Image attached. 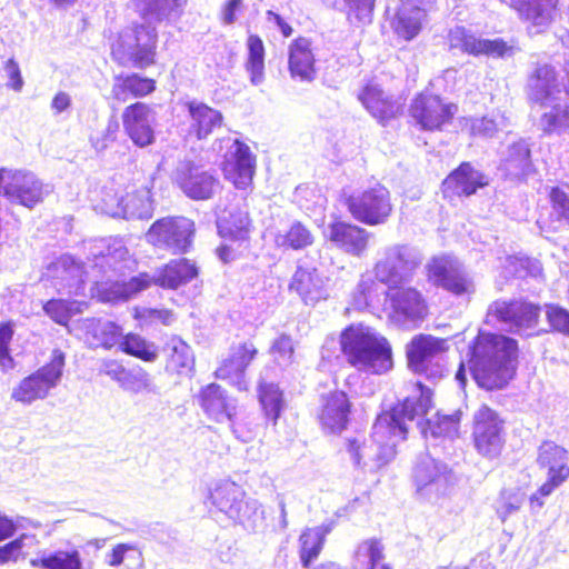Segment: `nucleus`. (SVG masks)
Wrapping results in <instances>:
<instances>
[{"mask_svg":"<svg viewBox=\"0 0 569 569\" xmlns=\"http://www.w3.org/2000/svg\"><path fill=\"white\" fill-rule=\"evenodd\" d=\"M429 407V390L418 389L376 418L369 440L348 438L346 448L353 465L371 471L387 465L396 455V446L407 438L408 422L426 413Z\"/></svg>","mask_w":569,"mask_h":569,"instance_id":"nucleus-1","label":"nucleus"},{"mask_svg":"<svg viewBox=\"0 0 569 569\" xmlns=\"http://www.w3.org/2000/svg\"><path fill=\"white\" fill-rule=\"evenodd\" d=\"M144 23L123 30L112 46L113 59L123 67L146 69L154 63L158 32L153 24L177 18L183 0H133Z\"/></svg>","mask_w":569,"mask_h":569,"instance_id":"nucleus-2","label":"nucleus"},{"mask_svg":"<svg viewBox=\"0 0 569 569\" xmlns=\"http://www.w3.org/2000/svg\"><path fill=\"white\" fill-rule=\"evenodd\" d=\"M518 341L509 336L480 331L470 350L469 369L485 390H501L517 370Z\"/></svg>","mask_w":569,"mask_h":569,"instance_id":"nucleus-3","label":"nucleus"},{"mask_svg":"<svg viewBox=\"0 0 569 569\" xmlns=\"http://www.w3.org/2000/svg\"><path fill=\"white\" fill-rule=\"evenodd\" d=\"M340 346L348 363L359 371L382 375L393 367L389 341L370 327L349 326L341 332Z\"/></svg>","mask_w":569,"mask_h":569,"instance_id":"nucleus-4","label":"nucleus"},{"mask_svg":"<svg viewBox=\"0 0 569 569\" xmlns=\"http://www.w3.org/2000/svg\"><path fill=\"white\" fill-rule=\"evenodd\" d=\"M198 272V267L191 260L186 258L174 259L152 277L143 272L131 277L128 281L106 283L100 290L101 299L112 303L126 301L148 289L151 284H158L164 289H177L194 279Z\"/></svg>","mask_w":569,"mask_h":569,"instance_id":"nucleus-5","label":"nucleus"},{"mask_svg":"<svg viewBox=\"0 0 569 569\" xmlns=\"http://www.w3.org/2000/svg\"><path fill=\"white\" fill-rule=\"evenodd\" d=\"M541 316V306L527 298L498 299L487 310V322L502 331L519 337L536 333Z\"/></svg>","mask_w":569,"mask_h":569,"instance_id":"nucleus-6","label":"nucleus"},{"mask_svg":"<svg viewBox=\"0 0 569 569\" xmlns=\"http://www.w3.org/2000/svg\"><path fill=\"white\" fill-rule=\"evenodd\" d=\"M422 263L421 252L413 246L393 243L385 247L373 267L375 278L389 288L410 282Z\"/></svg>","mask_w":569,"mask_h":569,"instance_id":"nucleus-7","label":"nucleus"},{"mask_svg":"<svg viewBox=\"0 0 569 569\" xmlns=\"http://www.w3.org/2000/svg\"><path fill=\"white\" fill-rule=\"evenodd\" d=\"M212 150L223 158L222 170L238 189H246L252 181L256 159L250 148L229 136L217 139Z\"/></svg>","mask_w":569,"mask_h":569,"instance_id":"nucleus-8","label":"nucleus"},{"mask_svg":"<svg viewBox=\"0 0 569 569\" xmlns=\"http://www.w3.org/2000/svg\"><path fill=\"white\" fill-rule=\"evenodd\" d=\"M194 222L186 217H166L154 221L146 233L152 246L172 254L187 253L193 242Z\"/></svg>","mask_w":569,"mask_h":569,"instance_id":"nucleus-9","label":"nucleus"},{"mask_svg":"<svg viewBox=\"0 0 569 569\" xmlns=\"http://www.w3.org/2000/svg\"><path fill=\"white\" fill-rule=\"evenodd\" d=\"M63 367L64 355L56 350L49 363L23 378L13 388L11 399L23 405H31L37 400L46 399L50 391L59 385Z\"/></svg>","mask_w":569,"mask_h":569,"instance_id":"nucleus-10","label":"nucleus"},{"mask_svg":"<svg viewBox=\"0 0 569 569\" xmlns=\"http://www.w3.org/2000/svg\"><path fill=\"white\" fill-rule=\"evenodd\" d=\"M171 180L186 197L196 201L212 199L221 188L213 172L189 158L177 162Z\"/></svg>","mask_w":569,"mask_h":569,"instance_id":"nucleus-11","label":"nucleus"},{"mask_svg":"<svg viewBox=\"0 0 569 569\" xmlns=\"http://www.w3.org/2000/svg\"><path fill=\"white\" fill-rule=\"evenodd\" d=\"M50 192V186L44 184L33 172L0 169V194L12 203L31 209Z\"/></svg>","mask_w":569,"mask_h":569,"instance_id":"nucleus-12","label":"nucleus"},{"mask_svg":"<svg viewBox=\"0 0 569 569\" xmlns=\"http://www.w3.org/2000/svg\"><path fill=\"white\" fill-rule=\"evenodd\" d=\"M347 207L356 220L368 226L385 223L392 211L390 192L380 183L350 194Z\"/></svg>","mask_w":569,"mask_h":569,"instance_id":"nucleus-13","label":"nucleus"},{"mask_svg":"<svg viewBox=\"0 0 569 569\" xmlns=\"http://www.w3.org/2000/svg\"><path fill=\"white\" fill-rule=\"evenodd\" d=\"M448 349L445 339L430 335H417L407 345L406 353L409 368L416 373L427 376L440 375L439 360Z\"/></svg>","mask_w":569,"mask_h":569,"instance_id":"nucleus-14","label":"nucleus"},{"mask_svg":"<svg viewBox=\"0 0 569 569\" xmlns=\"http://www.w3.org/2000/svg\"><path fill=\"white\" fill-rule=\"evenodd\" d=\"M563 84L555 66L538 61L527 78L526 94L530 102L540 107H549L560 99Z\"/></svg>","mask_w":569,"mask_h":569,"instance_id":"nucleus-15","label":"nucleus"},{"mask_svg":"<svg viewBox=\"0 0 569 569\" xmlns=\"http://www.w3.org/2000/svg\"><path fill=\"white\" fill-rule=\"evenodd\" d=\"M502 420L488 406H481L473 416V441L477 451L489 459L500 455L502 438Z\"/></svg>","mask_w":569,"mask_h":569,"instance_id":"nucleus-16","label":"nucleus"},{"mask_svg":"<svg viewBox=\"0 0 569 569\" xmlns=\"http://www.w3.org/2000/svg\"><path fill=\"white\" fill-rule=\"evenodd\" d=\"M448 46L450 50H459L475 57L483 54L491 58H506L513 54V48L503 39H482L461 26L450 29Z\"/></svg>","mask_w":569,"mask_h":569,"instance_id":"nucleus-17","label":"nucleus"},{"mask_svg":"<svg viewBox=\"0 0 569 569\" xmlns=\"http://www.w3.org/2000/svg\"><path fill=\"white\" fill-rule=\"evenodd\" d=\"M102 201L103 210L110 217L144 220L153 214L150 190L147 188L126 196L107 194Z\"/></svg>","mask_w":569,"mask_h":569,"instance_id":"nucleus-18","label":"nucleus"},{"mask_svg":"<svg viewBox=\"0 0 569 569\" xmlns=\"http://www.w3.org/2000/svg\"><path fill=\"white\" fill-rule=\"evenodd\" d=\"M458 107L442 103L438 96L419 94L410 106L411 117L423 130H440L449 123Z\"/></svg>","mask_w":569,"mask_h":569,"instance_id":"nucleus-19","label":"nucleus"},{"mask_svg":"<svg viewBox=\"0 0 569 569\" xmlns=\"http://www.w3.org/2000/svg\"><path fill=\"white\" fill-rule=\"evenodd\" d=\"M122 124L131 141L139 148H146L156 140L154 111L143 102L128 106L122 112Z\"/></svg>","mask_w":569,"mask_h":569,"instance_id":"nucleus-20","label":"nucleus"},{"mask_svg":"<svg viewBox=\"0 0 569 569\" xmlns=\"http://www.w3.org/2000/svg\"><path fill=\"white\" fill-rule=\"evenodd\" d=\"M413 479L421 493L442 495L450 482L451 471L446 463L425 453L418 458L413 469Z\"/></svg>","mask_w":569,"mask_h":569,"instance_id":"nucleus-21","label":"nucleus"},{"mask_svg":"<svg viewBox=\"0 0 569 569\" xmlns=\"http://www.w3.org/2000/svg\"><path fill=\"white\" fill-rule=\"evenodd\" d=\"M489 184V178L471 162H461L442 182L445 198L470 197Z\"/></svg>","mask_w":569,"mask_h":569,"instance_id":"nucleus-22","label":"nucleus"},{"mask_svg":"<svg viewBox=\"0 0 569 569\" xmlns=\"http://www.w3.org/2000/svg\"><path fill=\"white\" fill-rule=\"evenodd\" d=\"M188 111L186 132L187 137L196 140H206L223 124L221 111L198 100L186 103Z\"/></svg>","mask_w":569,"mask_h":569,"instance_id":"nucleus-23","label":"nucleus"},{"mask_svg":"<svg viewBox=\"0 0 569 569\" xmlns=\"http://www.w3.org/2000/svg\"><path fill=\"white\" fill-rule=\"evenodd\" d=\"M258 353L252 342H243L231 348L230 355L223 360L214 375L218 379L228 380L239 390H247L246 370Z\"/></svg>","mask_w":569,"mask_h":569,"instance_id":"nucleus-24","label":"nucleus"},{"mask_svg":"<svg viewBox=\"0 0 569 569\" xmlns=\"http://www.w3.org/2000/svg\"><path fill=\"white\" fill-rule=\"evenodd\" d=\"M46 276L52 280V284L60 293L79 295L83 284V266L72 256L63 254L52 261Z\"/></svg>","mask_w":569,"mask_h":569,"instance_id":"nucleus-25","label":"nucleus"},{"mask_svg":"<svg viewBox=\"0 0 569 569\" xmlns=\"http://www.w3.org/2000/svg\"><path fill=\"white\" fill-rule=\"evenodd\" d=\"M558 0H510L519 18L529 22L530 33L543 32L552 21Z\"/></svg>","mask_w":569,"mask_h":569,"instance_id":"nucleus-26","label":"nucleus"},{"mask_svg":"<svg viewBox=\"0 0 569 569\" xmlns=\"http://www.w3.org/2000/svg\"><path fill=\"white\" fill-rule=\"evenodd\" d=\"M351 403L346 392L336 390L322 397L320 422L323 429L339 433L347 428Z\"/></svg>","mask_w":569,"mask_h":569,"instance_id":"nucleus-27","label":"nucleus"},{"mask_svg":"<svg viewBox=\"0 0 569 569\" xmlns=\"http://www.w3.org/2000/svg\"><path fill=\"white\" fill-rule=\"evenodd\" d=\"M197 402L206 416L216 422L231 420L236 413V406L227 392L217 383H209L201 388Z\"/></svg>","mask_w":569,"mask_h":569,"instance_id":"nucleus-28","label":"nucleus"},{"mask_svg":"<svg viewBox=\"0 0 569 569\" xmlns=\"http://www.w3.org/2000/svg\"><path fill=\"white\" fill-rule=\"evenodd\" d=\"M418 389H427L431 393V390L425 387L422 383H417L412 393L415 395ZM430 406H432V401L430 400ZM429 407L428 409H430ZM429 410L426 411V413ZM426 413L416 418L412 422L417 420V427L420 429L421 435L429 441L430 439H452L458 435L459 423H460V411H456L452 415H440L437 412L435 417L427 419L425 423H421L419 420ZM411 421L408 422V425Z\"/></svg>","mask_w":569,"mask_h":569,"instance_id":"nucleus-29","label":"nucleus"},{"mask_svg":"<svg viewBox=\"0 0 569 569\" xmlns=\"http://www.w3.org/2000/svg\"><path fill=\"white\" fill-rule=\"evenodd\" d=\"M217 229L221 238L231 241H244L251 231V219L246 206L231 203L217 219Z\"/></svg>","mask_w":569,"mask_h":569,"instance_id":"nucleus-30","label":"nucleus"},{"mask_svg":"<svg viewBox=\"0 0 569 569\" xmlns=\"http://www.w3.org/2000/svg\"><path fill=\"white\" fill-rule=\"evenodd\" d=\"M395 317L402 323L422 320L427 305L422 295L415 288H398L390 295Z\"/></svg>","mask_w":569,"mask_h":569,"instance_id":"nucleus-31","label":"nucleus"},{"mask_svg":"<svg viewBox=\"0 0 569 569\" xmlns=\"http://www.w3.org/2000/svg\"><path fill=\"white\" fill-rule=\"evenodd\" d=\"M429 276L437 286L455 295L469 292L472 287L465 271L445 258H435L432 260L429 264Z\"/></svg>","mask_w":569,"mask_h":569,"instance_id":"nucleus-32","label":"nucleus"},{"mask_svg":"<svg viewBox=\"0 0 569 569\" xmlns=\"http://www.w3.org/2000/svg\"><path fill=\"white\" fill-rule=\"evenodd\" d=\"M315 54L311 42L306 38H298L289 46L288 64L293 80L311 82L316 79Z\"/></svg>","mask_w":569,"mask_h":569,"instance_id":"nucleus-33","label":"nucleus"},{"mask_svg":"<svg viewBox=\"0 0 569 569\" xmlns=\"http://www.w3.org/2000/svg\"><path fill=\"white\" fill-rule=\"evenodd\" d=\"M370 233L358 226L335 222L329 226V239L352 256H361L368 246Z\"/></svg>","mask_w":569,"mask_h":569,"instance_id":"nucleus-34","label":"nucleus"},{"mask_svg":"<svg viewBox=\"0 0 569 569\" xmlns=\"http://www.w3.org/2000/svg\"><path fill=\"white\" fill-rule=\"evenodd\" d=\"M86 341L93 348L103 347L111 349L119 345L122 328L113 321L87 318L81 322Z\"/></svg>","mask_w":569,"mask_h":569,"instance_id":"nucleus-35","label":"nucleus"},{"mask_svg":"<svg viewBox=\"0 0 569 569\" xmlns=\"http://www.w3.org/2000/svg\"><path fill=\"white\" fill-rule=\"evenodd\" d=\"M289 287L306 305H313L327 297L323 279L316 269L298 267Z\"/></svg>","mask_w":569,"mask_h":569,"instance_id":"nucleus-36","label":"nucleus"},{"mask_svg":"<svg viewBox=\"0 0 569 569\" xmlns=\"http://www.w3.org/2000/svg\"><path fill=\"white\" fill-rule=\"evenodd\" d=\"M156 89L153 79L141 77L138 73L118 76L111 89V96L120 103L130 98H141L150 94Z\"/></svg>","mask_w":569,"mask_h":569,"instance_id":"nucleus-37","label":"nucleus"},{"mask_svg":"<svg viewBox=\"0 0 569 569\" xmlns=\"http://www.w3.org/2000/svg\"><path fill=\"white\" fill-rule=\"evenodd\" d=\"M542 469L548 470V476L553 479L566 480L569 477L567 451L551 441H546L539 447L537 459Z\"/></svg>","mask_w":569,"mask_h":569,"instance_id":"nucleus-38","label":"nucleus"},{"mask_svg":"<svg viewBox=\"0 0 569 569\" xmlns=\"http://www.w3.org/2000/svg\"><path fill=\"white\" fill-rule=\"evenodd\" d=\"M276 247L280 249L303 250L315 242L310 229L300 221H292L286 230L270 229Z\"/></svg>","mask_w":569,"mask_h":569,"instance_id":"nucleus-39","label":"nucleus"},{"mask_svg":"<svg viewBox=\"0 0 569 569\" xmlns=\"http://www.w3.org/2000/svg\"><path fill=\"white\" fill-rule=\"evenodd\" d=\"M166 352L168 356L166 370L170 373L189 376L194 367V356L191 347L178 337L167 342Z\"/></svg>","mask_w":569,"mask_h":569,"instance_id":"nucleus-40","label":"nucleus"},{"mask_svg":"<svg viewBox=\"0 0 569 569\" xmlns=\"http://www.w3.org/2000/svg\"><path fill=\"white\" fill-rule=\"evenodd\" d=\"M502 167L511 176H526L532 168L531 150L526 139L510 143L502 156Z\"/></svg>","mask_w":569,"mask_h":569,"instance_id":"nucleus-41","label":"nucleus"},{"mask_svg":"<svg viewBox=\"0 0 569 569\" xmlns=\"http://www.w3.org/2000/svg\"><path fill=\"white\" fill-rule=\"evenodd\" d=\"M30 565L39 569H82V559L77 549H59L43 551L40 557L31 559Z\"/></svg>","mask_w":569,"mask_h":569,"instance_id":"nucleus-42","label":"nucleus"},{"mask_svg":"<svg viewBox=\"0 0 569 569\" xmlns=\"http://www.w3.org/2000/svg\"><path fill=\"white\" fill-rule=\"evenodd\" d=\"M425 11L419 7L400 8L392 22L395 32L406 41L415 39L422 28Z\"/></svg>","mask_w":569,"mask_h":569,"instance_id":"nucleus-43","label":"nucleus"},{"mask_svg":"<svg viewBox=\"0 0 569 569\" xmlns=\"http://www.w3.org/2000/svg\"><path fill=\"white\" fill-rule=\"evenodd\" d=\"M363 107L380 122H383L395 114V106L388 100L383 91L376 86H367L359 94Z\"/></svg>","mask_w":569,"mask_h":569,"instance_id":"nucleus-44","label":"nucleus"},{"mask_svg":"<svg viewBox=\"0 0 569 569\" xmlns=\"http://www.w3.org/2000/svg\"><path fill=\"white\" fill-rule=\"evenodd\" d=\"M248 59L246 70L253 86H259L264 80V46L261 38L250 34L247 40Z\"/></svg>","mask_w":569,"mask_h":569,"instance_id":"nucleus-45","label":"nucleus"},{"mask_svg":"<svg viewBox=\"0 0 569 569\" xmlns=\"http://www.w3.org/2000/svg\"><path fill=\"white\" fill-rule=\"evenodd\" d=\"M243 497L244 492L234 482L221 483L210 493L211 503L228 518L231 513L237 515L234 507Z\"/></svg>","mask_w":569,"mask_h":569,"instance_id":"nucleus-46","label":"nucleus"},{"mask_svg":"<svg viewBox=\"0 0 569 569\" xmlns=\"http://www.w3.org/2000/svg\"><path fill=\"white\" fill-rule=\"evenodd\" d=\"M120 387L124 391L136 395L140 392L152 393L156 396L161 395V389L154 383L151 375L139 366L127 370Z\"/></svg>","mask_w":569,"mask_h":569,"instance_id":"nucleus-47","label":"nucleus"},{"mask_svg":"<svg viewBox=\"0 0 569 569\" xmlns=\"http://www.w3.org/2000/svg\"><path fill=\"white\" fill-rule=\"evenodd\" d=\"M259 401L266 418L276 423L284 408L282 391L273 382H261L259 386Z\"/></svg>","mask_w":569,"mask_h":569,"instance_id":"nucleus-48","label":"nucleus"},{"mask_svg":"<svg viewBox=\"0 0 569 569\" xmlns=\"http://www.w3.org/2000/svg\"><path fill=\"white\" fill-rule=\"evenodd\" d=\"M128 253V249L119 239H101L91 251L96 259L101 260V266L106 264L112 269H117V263L126 260Z\"/></svg>","mask_w":569,"mask_h":569,"instance_id":"nucleus-49","label":"nucleus"},{"mask_svg":"<svg viewBox=\"0 0 569 569\" xmlns=\"http://www.w3.org/2000/svg\"><path fill=\"white\" fill-rule=\"evenodd\" d=\"M237 515L231 513L229 519L240 523L247 530L254 531L263 520V510L256 499L243 498L240 499L237 507H234Z\"/></svg>","mask_w":569,"mask_h":569,"instance_id":"nucleus-50","label":"nucleus"},{"mask_svg":"<svg viewBox=\"0 0 569 569\" xmlns=\"http://www.w3.org/2000/svg\"><path fill=\"white\" fill-rule=\"evenodd\" d=\"M118 346L122 352L147 362H153L158 358L156 345L137 333L122 335Z\"/></svg>","mask_w":569,"mask_h":569,"instance_id":"nucleus-51","label":"nucleus"},{"mask_svg":"<svg viewBox=\"0 0 569 569\" xmlns=\"http://www.w3.org/2000/svg\"><path fill=\"white\" fill-rule=\"evenodd\" d=\"M551 210L549 219L553 230L569 224V192L561 187H552L549 191Z\"/></svg>","mask_w":569,"mask_h":569,"instance_id":"nucleus-52","label":"nucleus"},{"mask_svg":"<svg viewBox=\"0 0 569 569\" xmlns=\"http://www.w3.org/2000/svg\"><path fill=\"white\" fill-rule=\"evenodd\" d=\"M551 109L540 118V127L545 134H561L569 130V106L552 103Z\"/></svg>","mask_w":569,"mask_h":569,"instance_id":"nucleus-53","label":"nucleus"},{"mask_svg":"<svg viewBox=\"0 0 569 569\" xmlns=\"http://www.w3.org/2000/svg\"><path fill=\"white\" fill-rule=\"evenodd\" d=\"M299 541L301 563L303 567H309L322 549L325 542L322 531L307 529L300 536Z\"/></svg>","mask_w":569,"mask_h":569,"instance_id":"nucleus-54","label":"nucleus"},{"mask_svg":"<svg viewBox=\"0 0 569 569\" xmlns=\"http://www.w3.org/2000/svg\"><path fill=\"white\" fill-rule=\"evenodd\" d=\"M509 124L508 119L501 113H492L471 121V133L482 138H492L498 131Z\"/></svg>","mask_w":569,"mask_h":569,"instance_id":"nucleus-55","label":"nucleus"},{"mask_svg":"<svg viewBox=\"0 0 569 569\" xmlns=\"http://www.w3.org/2000/svg\"><path fill=\"white\" fill-rule=\"evenodd\" d=\"M77 302L63 299H50L43 305L44 313L50 317L56 323L67 326L71 317L80 312L76 308Z\"/></svg>","mask_w":569,"mask_h":569,"instance_id":"nucleus-56","label":"nucleus"},{"mask_svg":"<svg viewBox=\"0 0 569 569\" xmlns=\"http://www.w3.org/2000/svg\"><path fill=\"white\" fill-rule=\"evenodd\" d=\"M382 549L380 541L370 539L358 547L356 556L358 561L367 562V569H391L387 565H380L383 559Z\"/></svg>","mask_w":569,"mask_h":569,"instance_id":"nucleus-57","label":"nucleus"},{"mask_svg":"<svg viewBox=\"0 0 569 569\" xmlns=\"http://www.w3.org/2000/svg\"><path fill=\"white\" fill-rule=\"evenodd\" d=\"M378 284L370 276H361L353 293L352 306L358 310L368 308L377 296Z\"/></svg>","mask_w":569,"mask_h":569,"instance_id":"nucleus-58","label":"nucleus"},{"mask_svg":"<svg viewBox=\"0 0 569 569\" xmlns=\"http://www.w3.org/2000/svg\"><path fill=\"white\" fill-rule=\"evenodd\" d=\"M376 0H343L352 24L371 22Z\"/></svg>","mask_w":569,"mask_h":569,"instance_id":"nucleus-59","label":"nucleus"},{"mask_svg":"<svg viewBox=\"0 0 569 569\" xmlns=\"http://www.w3.org/2000/svg\"><path fill=\"white\" fill-rule=\"evenodd\" d=\"M14 335V325L11 321L0 323V368L9 371L14 368V360L10 355V343Z\"/></svg>","mask_w":569,"mask_h":569,"instance_id":"nucleus-60","label":"nucleus"},{"mask_svg":"<svg viewBox=\"0 0 569 569\" xmlns=\"http://www.w3.org/2000/svg\"><path fill=\"white\" fill-rule=\"evenodd\" d=\"M34 536L27 533L20 535L10 542L0 546V565L16 562L21 553L22 548L33 545Z\"/></svg>","mask_w":569,"mask_h":569,"instance_id":"nucleus-61","label":"nucleus"},{"mask_svg":"<svg viewBox=\"0 0 569 569\" xmlns=\"http://www.w3.org/2000/svg\"><path fill=\"white\" fill-rule=\"evenodd\" d=\"M271 355L281 366H288L292 362L295 348L290 336L282 333L272 343L270 348Z\"/></svg>","mask_w":569,"mask_h":569,"instance_id":"nucleus-62","label":"nucleus"},{"mask_svg":"<svg viewBox=\"0 0 569 569\" xmlns=\"http://www.w3.org/2000/svg\"><path fill=\"white\" fill-rule=\"evenodd\" d=\"M546 317L552 330L569 337V311L558 305H546Z\"/></svg>","mask_w":569,"mask_h":569,"instance_id":"nucleus-63","label":"nucleus"},{"mask_svg":"<svg viewBox=\"0 0 569 569\" xmlns=\"http://www.w3.org/2000/svg\"><path fill=\"white\" fill-rule=\"evenodd\" d=\"M129 551H138V559L142 562V553L138 550L136 545L118 543L112 548L111 552L107 555V563L110 567H119L122 565L124 557Z\"/></svg>","mask_w":569,"mask_h":569,"instance_id":"nucleus-64","label":"nucleus"}]
</instances>
